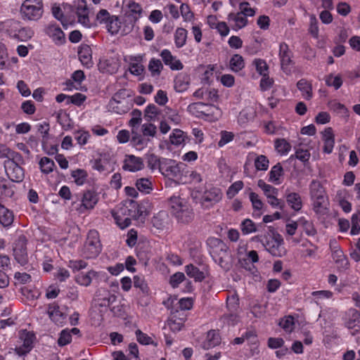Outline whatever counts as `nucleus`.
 Returning <instances> with one entry per match:
<instances>
[{"instance_id":"f257e3e1","label":"nucleus","mask_w":360,"mask_h":360,"mask_svg":"<svg viewBox=\"0 0 360 360\" xmlns=\"http://www.w3.org/2000/svg\"><path fill=\"white\" fill-rule=\"evenodd\" d=\"M309 190L313 211L318 215L326 214L329 200L322 184L318 180H313L309 186Z\"/></svg>"},{"instance_id":"f03ea898","label":"nucleus","mask_w":360,"mask_h":360,"mask_svg":"<svg viewBox=\"0 0 360 360\" xmlns=\"http://www.w3.org/2000/svg\"><path fill=\"white\" fill-rule=\"evenodd\" d=\"M207 243L210 247V253L214 262L224 270L229 269V254L227 246L216 238H208Z\"/></svg>"},{"instance_id":"7ed1b4c3","label":"nucleus","mask_w":360,"mask_h":360,"mask_svg":"<svg viewBox=\"0 0 360 360\" xmlns=\"http://www.w3.org/2000/svg\"><path fill=\"white\" fill-rule=\"evenodd\" d=\"M188 112L192 115L210 121L217 120L222 114L221 109L213 104L202 102L193 103L187 107Z\"/></svg>"},{"instance_id":"20e7f679","label":"nucleus","mask_w":360,"mask_h":360,"mask_svg":"<svg viewBox=\"0 0 360 360\" xmlns=\"http://www.w3.org/2000/svg\"><path fill=\"white\" fill-rule=\"evenodd\" d=\"M42 0H25L20 7V15L25 21H37L44 14Z\"/></svg>"},{"instance_id":"39448f33","label":"nucleus","mask_w":360,"mask_h":360,"mask_svg":"<svg viewBox=\"0 0 360 360\" xmlns=\"http://www.w3.org/2000/svg\"><path fill=\"white\" fill-rule=\"evenodd\" d=\"M132 208L135 205L132 202H127L119 205L111 213L116 224L122 229L128 227L131 222V219L136 217Z\"/></svg>"},{"instance_id":"423d86ee","label":"nucleus","mask_w":360,"mask_h":360,"mask_svg":"<svg viewBox=\"0 0 360 360\" xmlns=\"http://www.w3.org/2000/svg\"><path fill=\"white\" fill-rule=\"evenodd\" d=\"M187 165L183 162H177L170 159H165V163L161 168V174L169 177H172L179 181L186 183L187 179Z\"/></svg>"},{"instance_id":"0eeeda50","label":"nucleus","mask_w":360,"mask_h":360,"mask_svg":"<svg viewBox=\"0 0 360 360\" xmlns=\"http://www.w3.org/2000/svg\"><path fill=\"white\" fill-rule=\"evenodd\" d=\"M101 251L98 232L91 230L87 234L85 243L81 250V255L86 259H94L98 256Z\"/></svg>"},{"instance_id":"6e6552de","label":"nucleus","mask_w":360,"mask_h":360,"mask_svg":"<svg viewBox=\"0 0 360 360\" xmlns=\"http://www.w3.org/2000/svg\"><path fill=\"white\" fill-rule=\"evenodd\" d=\"M6 33L10 38L24 42L31 39L34 34V32L31 27H23L17 20L8 22Z\"/></svg>"},{"instance_id":"1a4fd4ad","label":"nucleus","mask_w":360,"mask_h":360,"mask_svg":"<svg viewBox=\"0 0 360 360\" xmlns=\"http://www.w3.org/2000/svg\"><path fill=\"white\" fill-rule=\"evenodd\" d=\"M96 22L102 25L112 35L117 34L121 28V22L117 15H111L106 9H101L96 15Z\"/></svg>"},{"instance_id":"9d476101","label":"nucleus","mask_w":360,"mask_h":360,"mask_svg":"<svg viewBox=\"0 0 360 360\" xmlns=\"http://www.w3.org/2000/svg\"><path fill=\"white\" fill-rule=\"evenodd\" d=\"M266 250L274 257H281L286 253L283 245V239L282 236L276 233L271 232L265 236V240H262Z\"/></svg>"},{"instance_id":"9b49d317","label":"nucleus","mask_w":360,"mask_h":360,"mask_svg":"<svg viewBox=\"0 0 360 360\" xmlns=\"http://www.w3.org/2000/svg\"><path fill=\"white\" fill-rule=\"evenodd\" d=\"M169 207L176 218L183 222H188L191 217V211L186 201L179 196L173 195L169 198Z\"/></svg>"},{"instance_id":"f8f14e48","label":"nucleus","mask_w":360,"mask_h":360,"mask_svg":"<svg viewBox=\"0 0 360 360\" xmlns=\"http://www.w3.org/2000/svg\"><path fill=\"white\" fill-rule=\"evenodd\" d=\"M34 335L27 330H20L19 333L18 345L15 348V352L18 356H24L29 353L33 345Z\"/></svg>"},{"instance_id":"ddd939ff","label":"nucleus","mask_w":360,"mask_h":360,"mask_svg":"<svg viewBox=\"0 0 360 360\" xmlns=\"http://www.w3.org/2000/svg\"><path fill=\"white\" fill-rule=\"evenodd\" d=\"M222 197L223 193L220 188L210 186L204 191L201 198V203L206 207H212L220 202Z\"/></svg>"},{"instance_id":"4468645a","label":"nucleus","mask_w":360,"mask_h":360,"mask_svg":"<svg viewBox=\"0 0 360 360\" xmlns=\"http://www.w3.org/2000/svg\"><path fill=\"white\" fill-rule=\"evenodd\" d=\"M98 200L99 196L97 193L92 191H87L84 193L81 203L75 206V209L79 213L83 214L87 210L94 209L98 203Z\"/></svg>"},{"instance_id":"2eb2a0df","label":"nucleus","mask_w":360,"mask_h":360,"mask_svg":"<svg viewBox=\"0 0 360 360\" xmlns=\"http://www.w3.org/2000/svg\"><path fill=\"white\" fill-rule=\"evenodd\" d=\"M75 14L77 18V22L85 28H91L94 24L89 18V9L84 0L77 1L75 7Z\"/></svg>"},{"instance_id":"dca6fc26","label":"nucleus","mask_w":360,"mask_h":360,"mask_svg":"<svg viewBox=\"0 0 360 360\" xmlns=\"http://www.w3.org/2000/svg\"><path fill=\"white\" fill-rule=\"evenodd\" d=\"M278 55L283 71L285 74L290 75L293 66L292 54L286 43L282 42L280 44Z\"/></svg>"},{"instance_id":"f3484780","label":"nucleus","mask_w":360,"mask_h":360,"mask_svg":"<svg viewBox=\"0 0 360 360\" xmlns=\"http://www.w3.org/2000/svg\"><path fill=\"white\" fill-rule=\"evenodd\" d=\"M143 55H126L124 56V61L129 66V71L135 76H140L144 71L143 65Z\"/></svg>"},{"instance_id":"a211bd4d","label":"nucleus","mask_w":360,"mask_h":360,"mask_svg":"<svg viewBox=\"0 0 360 360\" xmlns=\"http://www.w3.org/2000/svg\"><path fill=\"white\" fill-rule=\"evenodd\" d=\"M144 167L143 160L141 158L134 155H126L123 160L122 168L129 172H136Z\"/></svg>"},{"instance_id":"6ab92c4d","label":"nucleus","mask_w":360,"mask_h":360,"mask_svg":"<svg viewBox=\"0 0 360 360\" xmlns=\"http://www.w3.org/2000/svg\"><path fill=\"white\" fill-rule=\"evenodd\" d=\"M5 171L12 181L20 182L24 179L23 169L13 160H8L5 162Z\"/></svg>"},{"instance_id":"aec40b11","label":"nucleus","mask_w":360,"mask_h":360,"mask_svg":"<svg viewBox=\"0 0 360 360\" xmlns=\"http://www.w3.org/2000/svg\"><path fill=\"white\" fill-rule=\"evenodd\" d=\"M13 255L15 260L21 265H25L27 262L28 257L25 237H20L15 242Z\"/></svg>"},{"instance_id":"412c9836","label":"nucleus","mask_w":360,"mask_h":360,"mask_svg":"<svg viewBox=\"0 0 360 360\" xmlns=\"http://www.w3.org/2000/svg\"><path fill=\"white\" fill-rule=\"evenodd\" d=\"M345 325L348 329L354 332L360 329V312L354 309H349L345 316Z\"/></svg>"},{"instance_id":"4be33fe9","label":"nucleus","mask_w":360,"mask_h":360,"mask_svg":"<svg viewBox=\"0 0 360 360\" xmlns=\"http://www.w3.org/2000/svg\"><path fill=\"white\" fill-rule=\"evenodd\" d=\"M193 96L198 99H202L209 103H216L219 98L217 89L208 87H202L197 89L193 93Z\"/></svg>"},{"instance_id":"5701e85b","label":"nucleus","mask_w":360,"mask_h":360,"mask_svg":"<svg viewBox=\"0 0 360 360\" xmlns=\"http://www.w3.org/2000/svg\"><path fill=\"white\" fill-rule=\"evenodd\" d=\"M160 56L164 63L169 66L172 70H181L184 68V65L176 56H173L168 49H163L160 53Z\"/></svg>"},{"instance_id":"b1692460","label":"nucleus","mask_w":360,"mask_h":360,"mask_svg":"<svg viewBox=\"0 0 360 360\" xmlns=\"http://www.w3.org/2000/svg\"><path fill=\"white\" fill-rule=\"evenodd\" d=\"M45 32L56 44H62L65 41V34L58 25L49 24Z\"/></svg>"},{"instance_id":"393cba45","label":"nucleus","mask_w":360,"mask_h":360,"mask_svg":"<svg viewBox=\"0 0 360 360\" xmlns=\"http://www.w3.org/2000/svg\"><path fill=\"white\" fill-rule=\"evenodd\" d=\"M321 139L323 143V152L331 153L335 146V135L331 127H327L321 132Z\"/></svg>"},{"instance_id":"a878e982","label":"nucleus","mask_w":360,"mask_h":360,"mask_svg":"<svg viewBox=\"0 0 360 360\" xmlns=\"http://www.w3.org/2000/svg\"><path fill=\"white\" fill-rule=\"evenodd\" d=\"M258 261L259 256L255 250H250L248 252L245 258L239 259L241 266L251 272L252 274L257 271L256 268L254 266V263H256Z\"/></svg>"},{"instance_id":"bb28decb","label":"nucleus","mask_w":360,"mask_h":360,"mask_svg":"<svg viewBox=\"0 0 360 360\" xmlns=\"http://www.w3.org/2000/svg\"><path fill=\"white\" fill-rule=\"evenodd\" d=\"M285 200L288 206L295 212H299L303 207V202L302 197L299 193L286 191Z\"/></svg>"},{"instance_id":"cd10ccee","label":"nucleus","mask_w":360,"mask_h":360,"mask_svg":"<svg viewBox=\"0 0 360 360\" xmlns=\"http://www.w3.org/2000/svg\"><path fill=\"white\" fill-rule=\"evenodd\" d=\"M143 11L141 4L134 0H129L126 4V15L131 18L134 21L138 20L142 17Z\"/></svg>"},{"instance_id":"c85d7f7f","label":"nucleus","mask_w":360,"mask_h":360,"mask_svg":"<svg viewBox=\"0 0 360 360\" xmlns=\"http://www.w3.org/2000/svg\"><path fill=\"white\" fill-rule=\"evenodd\" d=\"M107 108L109 111L122 115L128 112L130 108V105L128 100H122L120 101L110 100Z\"/></svg>"},{"instance_id":"c756f323","label":"nucleus","mask_w":360,"mask_h":360,"mask_svg":"<svg viewBox=\"0 0 360 360\" xmlns=\"http://www.w3.org/2000/svg\"><path fill=\"white\" fill-rule=\"evenodd\" d=\"M47 314L51 320L57 325H62L65 323V315L60 310L57 304H49L47 309Z\"/></svg>"},{"instance_id":"7c9ffc66","label":"nucleus","mask_w":360,"mask_h":360,"mask_svg":"<svg viewBox=\"0 0 360 360\" xmlns=\"http://www.w3.org/2000/svg\"><path fill=\"white\" fill-rule=\"evenodd\" d=\"M99 273L94 271L90 270L87 272H82L75 276V282L84 287L89 286L94 278L98 276Z\"/></svg>"},{"instance_id":"2f4dec72","label":"nucleus","mask_w":360,"mask_h":360,"mask_svg":"<svg viewBox=\"0 0 360 360\" xmlns=\"http://www.w3.org/2000/svg\"><path fill=\"white\" fill-rule=\"evenodd\" d=\"M152 225L159 231L166 229L169 224V215L165 211H160L153 217Z\"/></svg>"},{"instance_id":"473e14b6","label":"nucleus","mask_w":360,"mask_h":360,"mask_svg":"<svg viewBox=\"0 0 360 360\" xmlns=\"http://www.w3.org/2000/svg\"><path fill=\"white\" fill-rule=\"evenodd\" d=\"M228 20L233 30L236 31L244 27L248 22L247 18L245 15L239 12L229 14Z\"/></svg>"},{"instance_id":"72a5a7b5","label":"nucleus","mask_w":360,"mask_h":360,"mask_svg":"<svg viewBox=\"0 0 360 360\" xmlns=\"http://www.w3.org/2000/svg\"><path fill=\"white\" fill-rule=\"evenodd\" d=\"M221 342V338L217 330H211L207 332L206 338L202 342V347L205 349H210L217 345Z\"/></svg>"},{"instance_id":"f704fd0d","label":"nucleus","mask_w":360,"mask_h":360,"mask_svg":"<svg viewBox=\"0 0 360 360\" xmlns=\"http://www.w3.org/2000/svg\"><path fill=\"white\" fill-rule=\"evenodd\" d=\"M100 68L109 74H114L117 72L120 68V62L117 58L112 57L103 60L99 63Z\"/></svg>"},{"instance_id":"c9c22d12","label":"nucleus","mask_w":360,"mask_h":360,"mask_svg":"<svg viewBox=\"0 0 360 360\" xmlns=\"http://www.w3.org/2000/svg\"><path fill=\"white\" fill-rule=\"evenodd\" d=\"M249 198L253 209L252 216L255 218L260 217L263 214L264 202L260 199L259 195L255 192L250 193Z\"/></svg>"},{"instance_id":"e433bc0d","label":"nucleus","mask_w":360,"mask_h":360,"mask_svg":"<svg viewBox=\"0 0 360 360\" xmlns=\"http://www.w3.org/2000/svg\"><path fill=\"white\" fill-rule=\"evenodd\" d=\"M78 56L81 63L89 68L92 65V51L91 49L88 45H82L78 51Z\"/></svg>"},{"instance_id":"4c0bfd02","label":"nucleus","mask_w":360,"mask_h":360,"mask_svg":"<svg viewBox=\"0 0 360 360\" xmlns=\"http://www.w3.org/2000/svg\"><path fill=\"white\" fill-rule=\"evenodd\" d=\"M169 139L170 143L175 146H184L186 144L188 136L182 130L175 129L169 135Z\"/></svg>"},{"instance_id":"58836bf2","label":"nucleus","mask_w":360,"mask_h":360,"mask_svg":"<svg viewBox=\"0 0 360 360\" xmlns=\"http://www.w3.org/2000/svg\"><path fill=\"white\" fill-rule=\"evenodd\" d=\"M101 157H102V155H101ZM92 168L100 173L104 174H108L113 170L110 161L105 158L96 159L92 162Z\"/></svg>"},{"instance_id":"ea45409f","label":"nucleus","mask_w":360,"mask_h":360,"mask_svg":"<svg viewBox=\"0 0 360 360\" xmlns=\"http://www.w3.org/2000/svg\"><path fill=\"white\" fill-rule=\"evenodd\" d=\"M131 144L136 150H141L147 147L148 143L150 141L149 139H146L143 135L139 134L138 131H131Z\"/></svg>"},{"instance_id":"a19ab883","label":"nucleus","mask_w":360,"mask_h":360,"mask_svg":"<svg viewBox=\"0 0 360 360\" xmlns=\"http://www.w3.org/2000/svg\"><path fill=\"white\" fill-rule=\"evenodd\" d=\"M297 86L304 99L310 100L312 98L313 94L311 82L305 79H301L297 82Z\"/></svg>"},{"instance_id":"79ce46f5","label":"nucleus","mask_w":360,"mask_h":360,"mask_svg":"<svg viewBox=\"0 0 360 360\" xmlns=\"http://www.w3.org/2000/svg\"><path fill=\"white\" fill-rule=\"evenodd\" d=\"M14 215L12 211L0 204V224L7 227L12 224Z\"/></svg>"},{"instance_id":"37998d69","label":"nucleus","mask_w":360,"mask_h":360,"mask_svg":"<svg viewBox=\"0 0 360 360\" xmlns=\"http://www.w3.org/2000/svg\"><path fill=\"white\" fill-rule=\"evenodd\" d=\"M283 174L282 166L278 163L273 166L269 173V181L278 185L281 183L280 178Z\"/></svg>"},{"instance_id":"c03bdc74","label":"nucleus","mask_w":360,"mask_h":360,"mask_svg":"<svg viewBox=\"0 0 360 360\" xmlns=\"http://www.w3.org/2000/svg\"><path fill=\"white\" fill-rule=\"evenodd\" d=\"M255 116V112L251 108H246L242 110L238 117V123L245 127L248 122L251 121Z\"/></svg>"},{"instance_id":"a18cd8bd","label":"nucleus","mask_w":360,"mask_h":360,"mask_svg":"<svg viewBox=\"0 0 360 360\" xmlns=\"http://www.w3.org/2000/svg\"><path fill=\"white\" fill-rule=\"evenodd\" d=\"M185 271L188 276L193 278L197 282H200L205 278V274L193 264L186 265Z\"/></svg>"},{"instance_id":"49530a36","label":"nucleus","mask_w":360,"mask_h":360,"mask_svg":"<svg viewBox=\"0 0 360 360\" xmlns=\"http://www.w3.org/2000/svg\"><path fill=\"white\" fill-rule=\"evenodd\" d=\"M229 68L231 71L238 72L245 68V61L242 56L234 54L230 59Z\"/></svg>"},{"instance_id":"de8ad7c7","label":"nucleus","mask_w":360,"mask_h":360,"mask_svg":"<svg viewBox=\"0 0 360 360\" xmlns=\"http://www.w3.org/2000/svg\"><path fill=\"white\" fill-rule=\"evenodd\" d=\"M299 225H300L304 233L308 236H314L316 233V229L311 221L307 220L305 217H301L298 219Z\"/></svg>"},{"instance_id":"09e8293b","label":"nucleus","mask_w":360,"mask_h":360,"mask_svg":"<svg viewBox=\"0 0 360 360\" xmlns=\"http://www.w3.org/2000/svg\"><path fill=\"white\" fill-rule=\"evenodd\" d=\"M136 188L141 193L145 194L150 193L153 189V183L148 178H141L136 180Z\"/></svg>"},{"instance_id":"8fccbe9b","label":"nucleus","mask_w":360,"mask_h":360,"mask_svg":"<svg viewBox=\"0 0 360 360\" xmlns=\"http://www.w3.org/2000/svg\"><path fill=\"white\" fill-rule=\"evenodd\" d=\"M165 158H160L155 154H150L147 157L148 167L151 170L158 169L161 173V168L165 163Z\"/></svg>"},{"instance_id":"3c124183","label":"nucleus","mask_w":360,"mask_h":360,"mask_svg":"<svg viewBox=\"0 0 360 360\" xmlns=\"http://www.w3.org/2000/svg\"><path fill=\"white\" fill-rule=\"evenodd\" d=\"M256 72L262 77L269 74V68L266 62L262 58H255L252 63Z\"/></svg>"},{"instance_id":"603ef678","label":"nucleus","mask_w":360,"mask_h":360,"mask_svg":"<svg viewBox=\"0 0 360 360\" xmlns=\"http://www.w3.org/2000/svg\"><path fill=\"white\" fill-rule=\"evenodd\" d=\"M325 82L328 86L333 87L335 90H338L342 86L343 81L340 74H329L326 77Z\"/></svg>"},{"instance_id":"864d4df0","label":"nucleus","mask_w":360,"mask_h":360,"mask_svg":"<svg viewBox=\"0 0 360 360\" xmlns=\"http://www.w3.org/2000/svg\"><path fill=\"white\" fill-rule=\"evenodd\" d=\"M301 246L303 248V254L305 257L315 258L316 256L318 247L313 244L309 240H304L302 241Z\"/></svg>"},{"instance_id":"5fc2aeb1","label":"nucleus","mask_w":360,"mask_h":360,"mask_svg":"<svg viewBox=\"0 0 360 360\" xmlns=\"http://www.w3.org/2000/svg\"><path fill=\"white\" fill-rule=\"evenodd\" d=\"M39 165L41 172L45 174L52 172L56 167L53 160L47 157L41 158L39 160Z\"/></svg>"},{"instance_id":"6e6d98bb","label":"nucleus","mask_w":360,"mask_h":360,"mask_svg":"<svg viewBox=\"0 0 360 360\" xmlns=\"http://www.w3.org/2000/svg\"><path fill=\"white\" fill-rule=\"evenodd\" d=\"M163 69L162 62L159 59L152 58L149 61L148 70L153 77H158Z\"/></svg>"},{"instance_id":"4d7b16f0","label":"nucleus","mask_w":360,"mask_h":360,"mask_svg":"<svg viewBox=\"0 0 360 360\" xmlns=\"http://www.w3.org/2000/svg\"><path fill=\"white\" fill-rule=\"evenodd\" d=\"M276 150L281 155H287L291 150V145L284 139H278L274 143Z\"/></svg>"},{"instance_id":"13d9d810","label":"nucleus","mask_w":360,"mask_h":360,"mask_svg":"<svg viewBox=\"0 0 360 360\" xmlns=\"http://www.w3.org/2000/svg\"><path fill=\"white\" fill-rule=\"evenodd\" d=\"M71 176L77 186H82L87 179V172L84 169H77L72 171Z\"/></svg>"},{"instance_id":"bf43d9fd","label":"nucleus","mask_w":360,"mask_h":360,"mask_svg":"<svg viewBox=\"0 0 360 360\" xmlns=\"http://www.w3.org/2000/svg\"><path fill=\"white\" fill-rule=\"evenodd\" d=\"M257 186L263 191L264 194L266 197V198H269L274 195L278 194V191L276 188L272 186L270 184H266L262 179H259L257 181Z\"/></svg>"},{"instance_id":"052dcab7","label":"nucleus","mask_w":360,"mask_h":360,"mask_svg":"<svg viewBox=\"0 0 360 360\" xmlns=\"http://www.w3.org/2000/svg\"><path fill=\"white\" fill-rule=\"evenodd\" d=\"M244 187L242 181L238 180L231 184L226 190V195L228 199H233Z\"/></svg>"},{"instance_id":"680f3d73","label":"nucleus","mask_w":360,"mask_h":360,"mask_svg":"<svg viewBox=\"0 0 360 360\" xmlns=\"http://www.w3.org/2000/svg\"><path fill=\"white\" fill-rule=\"evenodd\" d=\"M131 118L129 121V126L131 127V131H138L139 127L142 121L141 112L135 109L131 112Z\"/></svg>"},{"instance_id":"e2e57ef3","label":"nucleus","mask_w":360,"mask_h":360,"mask_svg":"<svg viewBox=\"0 0 360 360\" xmlns=\"http://www.w3.org/2000/svg\"><path fill=\"white\" fill-rule=\"evenodd\" d=\"M240 227L243 235H249L257 231L256 224L250 219H244L241 222Z\"/></svg>"},{"instance_id":"0e129e2a","label":"nucleus","mask_w":360,"mask_h":360,"mask_svg":"<svg viewBox=\"0 0 360 360\" xmlns=\"http://www.w3.org/2000/svg\"><path fill=\"white\" fill-rule=\"evenodd\" d=\"M187 38V31L184 28H177L174 34L175 45L178 48H181L186 44Z\"/></svg>"},{"instance_id":"69168bd1","label":"nucleus","mask_w":360,"mask_h":360,"mask_svg":"<svg viewBox=\"0 0 360 360\" xmlns=\"http://www.w3.org/2000/svg\"><path fill=\"white\" fill-rule=\"evenodd\" d=\"M279 326L286 332L291 333L295 328V320L292 316H288L282 319Z\"/></svg>"},{"instance_id":"338daca9","label":"nucleus","mask_w":360,"mask_h":360,"mask_svg":"<svg viewBox=\"0 0 360 360\" xmlns=\"http://www.w3.org/2000/svg\"><path fill=\"white\" fill-rule=\"evenodd\" d=\"M332 257L333 260L336 263H340L342 267H346L347 266L348 262L347 258L339 247H336L333 251Z\"/></svg>"},{"instance_id":"774afa93","label":"nucleus","mask_w":360,"mask_h":360,"mask_svg":"<svg viewBox=\"0 0 360 360\" xmlns=\"http://www.w3.org/2000/svg\"><path fill=\"white\" fill-rule=\"evenodd\" d=\"M141 132L145 138L150 139V138H153L155 136L157 129L153 124L144 123L141 125Z\"/></svg>"}]
</instances>
